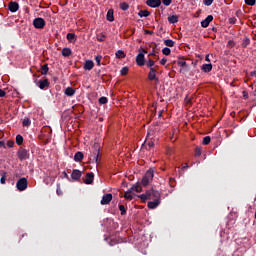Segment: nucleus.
<instances>
[{
    "mask_svg": "<svg viewBox=\"0 0 256 256\" xmlns=\"http://www.w3.org/2000/svg\"><path fill=\"white\" fill-rule=\"evenodd\" d=\"M142 203H145L147 200H153L148 202V209H157L161 205V194L159 191L150 189L147 190L144 194L138 196Z\"/></svg>",
    "mask_w": 256,
    "mask_h": 256,
    "instance_id": "obj_1",
    "label": "nucleus"
},
{
    "mask_svg": "<svg viewBox=\"0 0 256 256\" xmlns=\"http://www.w3.org/2000/svg\"><path fill=\"white\" fill-rule=\"evenodd\" d=\"M145 53H147V51L142 50V52H140L136 56V63L138 65V67H143L145 65Z\"/></svg>",
    "mask_w": 256,
    "mask_h": 256,
    "instance_id": "obj_2",
    "label": "nucleus"
},
{
    "mask_svg": "<svg viewBox=\"0 0 256 256\" xmlns=\"http://www.w3.org/2000/svg\"><path fill=\"white\" fill-rule=\"evenodd\" d=\"M16 187L18 191H25L27 189V178H21L17 181Z\"/></svg>",
    "mask_w": 256,
    "mask_h": 256,
    "instance_id": "obj_3",
    "label": "nucleus"
},
{
    "mask_svg": "<svg viewBox=\"0 0 256 256\" xmlns=\"http://www.w3.org/2000/svg\"><path fill=\"white\" fill-rule=\"evenodd\" d=\"M33 25L36 29H43L45 27V20L43 18H36L33 21Z\"/></svg>",
    "mask_w": 256,
    "mask_h": 256,
    "instance_id": "obj_4",
    "label": "nucleus"
},
{
    "mask_svg": "<svg viewBox=\"0 0 256 256\" xmlns=\"http://www.w3.org/2000/svg\"><path fill=\"white\" fill-rule=\"evenodd\" d=\"M112 200H113V195L111 193L105 194L102 197L101 205H109V203H111Z\"/></svg>",
    "mask_w": 256,
    "mask_h": 256,
    "instance_id": "obj_5",
    "label": "nucleus"
},
{
    "mask_svg": "<svg viewBox=\"0 0 256 256\" xmlns=\"http://www.w3.org/2000/svg\"><path fill=\"white\" fill-rule=\"evenodd\" d=\"M146 5L152 7V9H156V7H161V0H147Z\"/></svg>",
    "mask_w": 256,
    "mask_h": 256,
    "instance_id": "obj_6",
    "label": "nucleus"
},
{
    "mask_svg": "<svg viewBox=\"0 0 256 256\" xmlns=\"http://www.w3.org/2000/svg\"><path fill=\"white\" fill-rule=\"evenodd\" d=\"M148 79L149 81H159L157 78V70L155 68H151L149 73H148Z\"/></svg>",
    "mask_w": 256,
    "mask_h": 256,
    "instance_id": "obj_7",
    "label": "nucleus"
},
{
    "mask_svg": "<svg viewBox=\"0 0 256 256\" xmlns=\"http://www.w3.org/2000/svg\"><path fill=\"white\" fill-rule=\"evenodd\" d=\"M18 158L21 161H24L25 159L29 158V153L27 152V150L21 149V150L18 151Z\"/></svg>",
    "mask_w": 256,
    "mask_h": 256,
    "instance_id": "obj_8",
    "label": "nucleus"
},
{
    "mask_svg": "<svg viewBox=\"0 0 256 256\" xmlns=\"http://www.w3.org/2000/svg\"><path fill=\"white\" fill-rule=\"evenodd\" d=\"M213 21V15H208L204 20L201 21V27H209V23Z\"/></svg>",
    "mask_w": 256,
    "mask_h": 256,
    "instance_id": "obj_9",
    "label": "nucleus"
},
{
    "mask_svg": "<svg viewBox=\"0 0 256 256\" xmlns=\"http://www.w3.org/2000/svg\"><path fill=\"white\" fill-rule=\"evenodd\" d=\"M201 71H203V73H211V71H213V64H203L201 66Z\"/></svg>",
    "mask_w": 256,
    "mask_h": 256,
    "instance_id": "obj_10",
    "label": "nucleus"
},
{
    "mask_svg": "<svg viewBox=\"0 0 256 256\" xmlns=\"http://www.w3.org/2000/svg\"><path fill=\"white\" fill-rule=\"evenodd\" d=\"M95 67V63H93V60H86L84 63V70L85 71H91Z\"/></svg>",
    "mask_w": 256,
    "mask_h": 256,
    "instance_id": "obj_11",
    "label": "nucleus"
},
{
    "mask_svg": "<svg viewBox=\"0 0 256 256\" xmlns=\"http://www.w3.org/2000/svg\"><path fill=\"white\" fill-rule=\"evenodd\" d=\"M8 8L12 13H16V11H19V4L17 2H10Z\"/></svg>",
    "mask_w": 256,
    "mask_h": 256,
    "instance_id": "obj_12",
    "label": "nucleus"
},
{
    "mask_svg": "<svg viewBox=\"0 0 256 256\" xmlns=\"http://www.w3.org/2000/svg\"><path fill=\"white\" fill-rule=\"evenodd\" d=\"M71 177L74 181H77L79 179H81V171L79 170H73Z\"/></svg>",
    "mask_w": 256,
    "mask_h": 256,
    "instance_id": "obj_13",
    "label": "nucleus"
},
{
    "mask_svg": "<svg viewBox=\"0 0 256 256\" xmlns=\"http://www.w3.org/2000/svg\"><path fill=\"white\" fill-rule=\"evenodd\" d=\"M94 177H95V175H93V173H88L86 175V179H85L86 185H91V183H93Z\"/></svg>",
    "mask_w": 256,
    "mask_h": 256,
    "instance_id": "obj_14",
    "label": "nucleus"
},
{
    "mask_svg": "<svg viewBox=\"0 0 256 256\" xmlns=\"http://www.w3.org/2000/svg\"><path fill=\"white\" fill-rule=\"evenodd\" d=\"M74 161H76V163H81V161H83V152H77L74 155Z\"/></svg>",
    "mask_w": 256,
    "mask_h": 256,
    "instance_id": "obj_15",
    "label": "nucleus"
},
{
    "mask_svg": "<svg viewBox=\"0 0 256 256\" xmlns=\"http://www.w3.org/2000/svg\"><path fill=\"white\" fill-rule=\"evenodd\" d=\"M49 85V80L44 79L39 81V89H45Z\"/></svg>",
    "mask_w": 256,
    "mask_h": 256,
    "instance_id": "obj_16",
    "label": "nucleus"
},
{
    "mask_svg": "<svg viewBox=\"0 0 256 256\" xmlns=\"http://www.w3.org/2000/svg\"><path fill=\"white\" fill-rule=\"evenodd\" d=\"M107 21L113 22L115 21V17L113 16V9H109L106 16Z\"/></svg>",
    "mask_w": 256,
    "mask_h": 256,
    "instance_id": "obj_17",
    "label": "nucleus"
},
{
    "mask_svg": "<svg viewBox=\"0 0 256 256\" xmlns=\"http://www.w3.org/2000/svg\"><path fill=\"white\" fill-rule=\"evenodd\" d=\"M65 95H67V97H73L75 95V89L71 87L66 88Z\"/></svg>",
    "mask_w": 256,
    "mask_h": 256,
    "instance_id": "obj_18",
    "label": "nucleus"
},
{
    "mask_svg": "<svg viewBox=\"0 0 256 256\" xmlns=\"http://www.w3.org/2000/svg\"><path fill=\"white\" fill-rule=\"evenodd\" d=\"M154 173H155V170L149 169V170L146 172V174H145L144 177H146V179H150L151 181H153Z\"/></svg>",
    "mask_w": 256,
    "mask_h": 256,
    "instance_id": "obj_19",
    "label": "nucleus"
},
{
    "mask_svg": "<svg viewBox=\"0 0 256 256\" xmlns=\"http://www.w3.org/2000/svg\"><path fill=\"white\" fill-rule=\"evenodd\" d=\"M168 21L172 24L179 23V17L177 15L169 16Z\"/></svg>",
    "mask_w": 256,
    "mask_h": 256,
    "instance_id": "obj_20",
    "label": "nucleus"
},
{
    "mask_svg": "<svg viewBox=\"0 0 256 256\" xmlns=\"http://www.w3.org/2000/svg\"><path fill=\"white\" fill-rule=\"evenodd\" d=\"M130 191H136V193H141L143 191V187H141V184H136L132 186Z\"/></svg>",
    "mask_w": 256,
    "mask_h": 256,
    "instance_id": "obj_21",
    "label": "nucleus"
},
{
    "mask_svg": "<svg viewBox=\"0 0 256 256\" xmlns=\"http://www.w3.org/2000/svg\"><path fill=\"white\" fill-rule=\"evenodd\" d=\"M125 187H127V182L122 183L121 189L123 192H125L124 194L125 199H129V191L125 190Z\"/></svg>",
    "mask_w": 256,
    "mask_h": 256,
    "instance_id": "obj_22",
    "label": "nucleus"
},
{
    "mask_svg": "<svg viewBox=\"0 0 256 256\" xmlns=\"http://www.w3.org/2000/svg\"><path fill=\"white\" fill-rule=\"evenodd\" d=\"M72 51L70 50V48H64L62 49V55L63 57H69L71 55Z\"/></svg>",
    "mask_w": 256,
    "mask_h": 256,
    "instance_id": "obj_23",
    "label": "nucleus"
},
{
    "mask_svg": "<svg viewBox=\"0 0 256 256\" xmlns=\"http://www.w3.org/2000/svg\"><path fill=\"white\" fill-rule=\"evenodd\" d=\"M47 73H49V66H47V64H44V65L41 67V74H42V75H47Z\"/></svg>",
    "mask_w": 256,
    "mask_h": 256,
    "instance_id": "obj_24",
    "label": "nucleus"
},
{
    "mask_svg": "<svg viewBox=\"0 0 256 256\" xmlns=\"http://www.w3.org/2000/svg\"><path fill=\"white\" fill-rule=\"evenodd\" d=\"M151 15V13L147 10H141L139 12V17H149Z\"/></svg>",
    "mask_w": 256,
    "mask_h": 256,
    "instance_id": "obj_25",
    "label": "nucleus"
},
{
    "mask_svg": "<svg viewBox=\"0 0 256 256\" xmlns=\"http://www.w3.org/2000/svg\"><path fill=\"white\" fill-rule=\"evenodd\" d=\"M149 183H151V179L147 178V176H144V177L142 178V185H143L144 187H147V185H149Z\"/></svg>",
    "mask_w": 256,
    "mask_h": 256,
    "instance_id": "obj_26",
    "label": "nucleus"
},
{
    "mask_svg": "<svg viewBox=\"0 0 256 256\" xmlns=\"http://www.w3.org/2000/svg\"><path fill=\"white\" fill-rule=\"evenodd\" d=\"M164 44L166 45V47H174L175 42L171 39H167L164 41Z\"/></svg>",
    "mask_w": 256,
    "mask_h": 256,
    "instance_id": "obj_27",
    "label": "nucleus"
},
{
    "mask_svg": "<svg viewBox=\"0 0 256 256\" xmlns=\"http://www.w3.org/2000/svg\"><path fill=\"white\" fill-rule=\"evenodd\" d=\"M154 66L155 62L152 59L146 61V67H148L149 69H153Z\"/></svg>",
    "mask_w": 256,
    "mask_h": 256,
    "instance_id": "obj_28",
    "label": "nucleus"
},
{
    "mask_svg": "<svg viewBox=\"0 0 256 256\" xmlns=\"http://www.w3.org/2000/svg\"><path fill=\"white\" fill-rule=\"evenodd\" d=\"M119 7L122 11H127V9H129V4H127L126 2H122L120 3Z\"/></svg>",
    "mask_w": 256,
    "mask_h": 256,
    "instance_id": "obj_29",
    "label": "nucleus"
},
{
    "mask_svg": "<svg viewBox=\"0 0 256 256\" xmlns=\"http://www.w3.org/2000/svg\"><path fill=\"white\" fill-rule=\"evenodd\" d=\"M116 57H117L118 59H124V57H125V52H123V50H118V51L116 52Z\"/></svg>",
    "mask_w": 256,
    "mask_h": 256,
    "instance_id": "obj_30",
    "label": "nucleus"
},
{
    "mask_svg": "<svg viewBox=\"0 0 256 256\" xmlns=\"http://www.w3.org/2000/svg\"><path fill=\"white\" fill-rule=\"evenodd\" d=\"M177 65L179 67H187V62L183 59H180V60L177 61Z\"/></svg>",
    "mask_w": 256,
    "mask_h": 256,
    "instance_id": "obj_31",
    "label": "nucleus"
},
{
    "mask_svg": "<svg viewBox=\"0 0 256 256\" xmlns=\"http://www.w3.org/2000/svg\"><path fill=\"white\" fill-rule=\"evenodd\" d=\"M16 143H17V145H23V136L17 135L16 136Z\"/></svg>",
    "mask_w": 256,
    "mask_h": 256,
    "instance_id": "obj_32",
    "label": "nucleus"
},
{
    "mask_svg": "<svg viewBox=\"0 0 256 256\" xmlns=\"http://www.w3.org/2000/svg\"><path fill=\"white\" fill-rule=\"evenodd\" d=\"M211 143V137L206 136L203 139V145H209Z\"/></svg>",
    "mask_w": 256,
    "mask_h": 256,
    "instance_id": "obj_33",
    "label": "nucleus"
},
{
    "mask_svg": "<svg viewBox=\"0 0 256 256\" xmlns=\"http://www.w3.org/2000/svg\"><path fill=\"white\" fill-rule=\"evenodd\" d=\"M162 53H163V55H171V49L165 47L162 49Z\"/></svg>",
    "mask_w": 256,
    "mask_h": 256,
    "instance_id": "obj_34",
    "label": "nucleus"
},
{
    "mask_svg": "<svg viewBox=\"0 0 256 256\" xmlns=\"http://www.w3.org/2000/svg\"><path fill=\"white\" fill-rule=\"evenodd\" d=\"M22 123L24 127H29V125H31V120H29V118H26L23 120Z\"/></svg>",
    "mask_w": 256,
    "mask_h": 256,
    "instance_id": "obj_35",
    "label": "nucleus"
},
{
    "mask_svg": "<svg viewBox=\"0 0 256 256\" xmlns=\"http://www.w3.org/2000/svg\"><path fill=\"white\" fill-rule=\"evenodd\" d=\"M67 39H68V41H73V39H75V34L74 33H68L67 34Z\"/></svg>",
    "mask_w": 256,
    "mask_h": 256,
    "instance_id": "obj_36",
    "label": "nucleus"
},
{
    "mask_svg": "<svg viewBox=\"0 0 256 256\" xmlns=\"http://www.w3.org/2000/svg\"><path fill=\"white\" fill-rule=\"evenodd\" d=\"M100 105H105L107 103V97H101L99 98Z\"/></svg>",
    "mask_w": 256,
    "mask_h": 256,
    "instance_id": "obj_37",
    "label": "nucleus"
},
{
    "mask_svg": "<svg viewBox=\"0 0 256 256\" xmlns=\"http://www.w3.org/2000/svg\"><path fill=\"white\" fill-rule=\"evenodd\" d=\"M213 1L214 0H203V3L206 5V7H210V5H213Z\"/></svg>",
    "mask_w": 256,
    "mask_h": 256,
    "instance_id": "obj_38",
    "label": "nucleus"
},
{
    "mask_svg": "<svg viewBox=\"0 0 256 256\" xmlns=\"http://www.w3.org/2000/svg\"><path fill=\"white\" fill-rule=\"evenodd\" d=\"M163 5H165V7H169V5H171V3H173V0H162Z\"/></svg>",
    "mask_w": 256,
    "mask_h": 256,
    "instance_id": "obj_39",
    "label": "nucleus"
},
{
    "mask_svg": "<svg viewBox=\"0 0 256 256\" xmlns=\"http://www.w3.org/2000/svg\"><path fill=\"white\" fill-rule=\"evenodd\" d=\"M246 5H250V7H253L255 5L256 0H245Z\"/></svg>",
    "mask_w": 256,
    "mask_h": 256,
    "instance_id": "obj_40",
    "label": "nucleus"
},
{
    "mask_svg": "<svg viewBox=\"0 0 256 256\" xmlns=\"http://www.w3.org/2000/svg\"><path fill=\"white\" fill-rule=\"evenodd\" d=\"M201 153H202L201 148H200V147H197V148L195 149V155H196V157H200Z\"/></svg>",
    "mask_w": 256,
    "mask_h": 256,
    "instance_id": "obj_41",
    "label": "nucleus"
},
{
    "mask_svg": "<svg viewBox=\"0 0 256 256\" xmlns=\"http://www.w3.org/2000/svg\"><path fill=\"white\" fill-rule=\"evenodd\" d=\"M128 73H129V68L127 67L122 68L121 75H127Z\"/></svg>",
    "mask_w": 256,
    "mask_h": 256,
    "instance_id": "obj_42",
    "label": "nucleus"
},
{
    "mask_svg": "<svg viewBox=\"0 0 256 256\" xmlns=\"http://www.w3.org/2000/svg\"><path fill=\"white\" fill-rule=\"evenodd\" d=\"M119 210L121 211V215H125V206L124 205H119Z\"/></svg>",
    "mask_w": 256,
    "mask_h": 256,
    "instance_id": "obj_43",
    "label": "nucleus"
},
{
    "mask_svg": "<svg viewBox=\"0 0 256 256\" xmlns=\"http://www.w3.org/2000/svg\"><path fill=\"white\" fill-rule=\"evenodd\" d=\"M6 145L7 147L11 148L15 145V142H13V140H9Z\"/></svg>",
    "mask_w": 256,
    "mask_h": 256,
    "instance_id": "obj_44",
    "label": "nucleus"
},
{
    "mask_svg": "<svg viewBox=\"0 0 256 256\" xmlns=\"http://www.w3.org/2000/svg\"><path fill=\"white\" fill-rule=\"evenodd\" d=\"M229 23H231L232 25H235V23H237V18L235 17L230 18Z\"/></svg>",
    "mask_w": 256,
    "mask_h": 256,
    "instance_id": "obj_45",
    "label": "nucleus"
},
{
    "mask_svg": "<svg viewBox=\"0 0 256 256\" xmlns=\"http://www.w3.org/2000/svg\"><path fill=\"white\" fill-rule=\"evenodd\" d=\"M95 61H96L97 65H101V57L100 56H96Z\"/></svg>",
    "mask_w": 256,
    "mask_h": 256,
    "instance_id": "obj_46",
    "label": "nucleus"
},
{
    "mask_svg": "<svg viewBox=\"0 0 256 256\" xmlns=\"http://www.w3.org/2000/svg\"><path fill=\"white\" fill-rule=\"evenodd\" d=\"M5 181H6V178H5V175H3V176L1 177V179H0V183H1L2 185H5Z\"/></svg>",
    "mask_w": 256,
    "mask_h": 256,
    "instance_id": "obj_47",
    "label": "nucleus"
},
{
    "mask_svg": "<svg viewBox=\"0 0 256 256\" xmlns=\"http://www.w3.org/2000/svg\"><path fill=\"white\" fill-rule=\"evenodd\" d=\"M167 63V58H162L160 60V65H165Z\"/></svg>",
    "mask_w": 256,
    "mask_h": 256,
    "instance_id": "obj_48",
    "label": "nucleus"
},
{
    "mask_svg": "<svg viewBox=\"0 0 256 256\" xmlns=\"http://www.w3.org/2000/svg\"><path fill=\"white\" fill-rule=\"evenodd\" d=\"M6 93L5 90L0 89V97H5Z\"/></svg>",
    "mask_w": 256,
    "mask_h": 256,
    "instance_id": "obj_49",
    "label": "nucleus"
},
{
    "mask_svg": "<svg viewBox=\"0 0 256 256\" xmlns=\"http://www.w3.org/2000/svg\"><path fill=\"white\" fill-rule=\"evenodd\" d=\"M1 147H3V149H5V148H6V146H5V142L0 141V148H1Z\"/></svg>",
    "mask_w": 256,
    "mask_h": 256,
    "instance_id": "obj_50",
    "label": "nucleus"
},
{
    "mask_svg": "<svg viewBox=\"0 0 256 256\" xmlns=\"http://www.w3.org/2000/svg\"><path fill=\"white\" fill-rule=\"evenodd\" d=\"M205 61H207L208 63H211V60L209 59V54H207V55L205 56Z\"/></svg>",
    "mask_w": 256,
    "mask_h": 256,
    "instance_id": "obj_51",
    "label": "nucleus"
},
{
    "mask_svg": "<svg viewBox=\"0 0 256 256\" xmlns=\"http://www.w3.org/2000/svg\"><path fill=\"white\" fill-rule=\"evenodd\" d=\"M182 169H189V164L185 163Z\"/></svg>",
    "mask_w": 256,
    "mask_h": 256,
    "instance_id": "obj_52",
    "label": "nucleus"
},
{
    "mask_svg": "<svg viewBox=\"0 0 256 256\" xmlns=\"http://www.w3.org/2000/svg\"><path fill=\"white\" fill-rule=\"evenodd\" d=\"M3 137H5V134L3 133V131H0V139H3Z\"/></svg>",
    "mask_w": 256,
    "mask_h": 256,
    "instance_id": "obj_53",
    "label": "nucleus"
},
{
    "mask_svg": "<svg viewBox=\"0 0 256 256\" xmlns=\"http://www.w3.org/2000/svg\"><path fill=\"white\" fill-rule=\"evenodd\" d=\"M244 47H247V45H249V40H246L244 43H243Z\"/></svg>",
    "mask_w": 256,
    "mask_h": 256,
    "instance_id": "obj_54",
    "label": "nucleus"
},
{
    "mask_svg": "<svg viewBox=\"0 0 256 256\" xmlns=\"http://www.w3.org/2000/svg\"><path fill=\"white\" fill-rule=\"evenodd\" d=\"M95 161L96 163H99V154H97V156L95 157Z\"/></svg>",
    "mask_w": 256,
    "mask_h": 256,
    "instance_id": "obj_55",
    "label": "nucleus"
},
{
    "mask_svg": "<svg viewBox=\"0 0 256 256\" xmlns=\"http://www.w3.org/2000/svg\"><path fill=\"white\" fill-rule=\"evenodd\" d=\"M57 194L61 195V190L60 189H57Z\"/></svg>",
    "mask_w": 256,
    "mask_h": 256,
    "instance_id": "obj_56",
    "label": "nucleus"
},
{
    "mask_svg": "<svg viewBox=\"0 0 256 256\" xmlns=\"http://www.w3.org/2000/svg\"><path fill=\"white\" fill-rule=\"evenodd\" d=\"M98 41H104V39L103 38H98Z\"/></svg>",
    "mask_w": 256,
    "mask_h": 256,
    "instance_id": "obj_57",
    "label": "nucleus"
},
{
    "mask_svg": "<svg viewBox=\"0 0 256 256\" xmlns=\"http://www.w3.org/2000/svg\"><path fill=\"white\" fill-rule=\"evenodd\" d=\"M129 199H130V201H131V199H132V196H131V195L129 196Z\"/></svg>",
    "mask_w": 256,
    "mask_h": 256,
    "instance_id": "obj_58",
    "label": "nucleus"
},
{
    "mask_svg": "<svg viewBox=\"0 0 256 256\" xmlns=\"http://www.w3.org/2000/svg\"><path fill=\"white\" fill-rule=\"evenodd\" d=\"M149 145H150V147H151L152 143H149Z\"/></svg>",
    "mask_w": 256,
    "mask_h": 256,
    "instance_id": "obj_59",
    "label": "nucleus"
}]
</instances>
